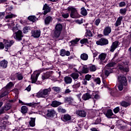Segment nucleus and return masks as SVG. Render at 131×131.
Returning <instances> with one entry per match:
<instances>
[{
	"label": "nucleus",
	"mask_w": 131,
	"mask_h": 131,
	"mask_svg": "<svg viewBox=\"0 0 131 131\" xmlns=\"http://www.w3.org/2000/svg\"><path fill=\"white\" fill-rule=\"evenodd\" d=\"M101 118H97V119L95 121V122H93V124H100L101 123Z\"/></svg>",
	"instance_id": "6e6d98bb"
},
{
	"label": "nucleus",
	"mask_w": 131,
	"mask_h": 131,
	"mask_svg": "<svg viewBox=\"0 0 131 131\" xmlns=\"http://www.w3.org/2000/svg\"><path fill=\"white\" fill-rule=\"evenodd\" d=\"M76 114L80 117H85L86 116V112L83 110H78L76 111Z\"/></svg>",
	"instance_id": "4be33fe9"
},
{
	"label": "nucleus",
	"mask_w": 131,
	"mask_h": 131,
	"mask_svg": "<svg viewBox=\"0 0 131 131\" xmlns=\"http://www.w3.org/2000/svg\"><path fill=\"white\" fill-rule=\"evenodd\" d=\"M120 106L122 107H124L125 108H127L128 106H130V102H127L126 101H122L120 103Z\"/></svg>",
	"instance_id": "cd10ccee"
},
{
	"label": "nucleus",
	"mask_w": 131,
	"mask_h": 131,
	"mask_svg": "<svg viewBox=\"0 0 131 131\" xmlns=\"http://www.w3.org/2000/svg\"><path fill=\"white\" fill-rule=\"evenodd\" d=\"M52 91V89H51V88H49L48 89H44L43 91H42V93H43V95L45 97V96H47L49 93L51 92Z\"/></svg>",
	"instance_id": "2f4dec72"
},
{
	"label": "nucleus",
	"mask_w": 131,
	"mask_h": 131,
	"mask_svg": "<svg viewBox=\"0 0 131 131\" xmlns=\"http://www.w3.org/2000/svg\"><path fill=\"white\" fill-rule=\"evenodd\" d=\"M16 77L18 80H22V79H23V75H22V74L16 73Z\"/></svg>",
	"instance_id": "603ef678"
},
{
	"label": "nucleus",
	"mask_w": 131,
	"mask_h": 131,
	"mask_svg": "<svg viewBox=\"0 0 131 131\" xmlns=\"http://www.w3.org/2000/svg\"><path fill=\"white\" fill-rule=\"evenodd\" d=\"M80 58L81 60H83V61H86V60L89 59V55H88L87 54L83 53L81 54Z\"/></svg>",
	"instance_id": "72a5a7b5"
},
{
	"label": "nucleus",
	"mask_w": 131,
	"mask_h": 131,
	"mask_svg": "<svg viewBox=\"0 0 131 131\" xmlns=\"http://www.w3.org/2000/svg\"><path fill=\"white\" fill-rule=\"evenodd\" d=\"M52 89L56 93H60V91H61V88L58 86H54L52 88Z\"/></svg>",
	"instance_id": "de8ad7c7"
},
{
	"label": "nucleus",
	"mask_w": 131,
	"mask_h": 131,
	"mask_svg": "<svg viewBox=\"0 0 131 131\" xmlns=\"http://www.w3.org/2000/svg\"><path fill=\"white\" fill-rule=\"evenodd\" d=\"M62 17H63V18H64V19H67V18L69 17V13H62Z\"/></svg>",
	"instance_id": "680f3d73"
},
{
	"label": "nucleus",
	"mask_w": 131,
	"mask_h": 131,
	"mask_svg": "<svg viewBox=\"0 0 131 131\" xmlns=\"http://www.w3.org/2000/svg\"><path fill=\"white\" fill-rule=\"evenodd\" d=\"M60 105H62V102L57 100L53 101L51 104V107H53V108H57V107H59Z\"/></svg>",
	"instance_id": "6ab92c4d"
},
{
	"label": "nucleus",
	"mask_w": 131,
	"mask_h": 131,
	"mask_svg": "<svg viewBox=\"0 0 131 131\" xmlns=\"http://www.w3.org/2000/svg\"><path fill=\"white\" fill-rule=\"evenodd\" d=\"M52 76V74L50 72H46V73H43L41 78L42 80H45L46 79H48L50 78Z\"/></svg>",
	"instance_id": "412c9836"
},
{
	"label": "nucleus",
	"mask_w": 131,
	"mask_h": 131,
	"mask_svg": "<svg viewBox=\"0 0 131 131\" xmlns=\"http://www.w3.org/2000/svg\"><path fill=\"white\" fill-rule=\"evenodd\" d=\"M56 115V111L54 109H49L47 111L46 116L48 118H53Z\"/></svg>",
	"instance_id": "1a4fd4ad"
},
{
	"label": "nucleus",
	"mask_w": 131,
	"mask_h": 131,
	"mask_svg": "<svg viewBox=\"0 0 131 131\" xmlns=\"http://www.w3.org/2000/svg\"><path fill=\"white\" fill-rule=\"evenodd\" d=\"M61 119L62 120V121H64V122L69 121V120H71V116L68 114H65L61 117Z\"/></svg>",
	"instance_id": "5701e85b"
},
{
	"label": "nucleus",
	"mask_w": 131,
	"mask_h": 131,
	"mask_svg": "<svg viewBox=\"0 0 131 131\" xmlns=\"http://www.w3.org/2000/svg\"><path fill=\"white\" fill-rule=\"evenodd\" d=\"M113 111H114V113H115V114H116L118 113V112H119V111H120V108L119 107V106H117L113 110Z\"/></svg>",
	"instance_id": "13d9d810"
},
{
	"label": "nucleus",
	"mask_w": 131,
	"mask_h": 131,
	"mask_svg": "<svg viewBox=\"0 0 131 131\" xmlns=\"http://www.w3.org/2000/svg\"><path fill=\"white\" fill-rule=\"evenodd\" d=\"M101 22V19L100 18H98L95 20V25L96 26H99V24H100Z\"/></svg>",
	"instance_id": "338daca9"
},
{
	"label": "nucleus",
	"mask_w": 131,
	"mask_h": 131,
	"mask_svg": "<svg viewBox=\"0 0 131 131\" xmlns=\"http://www.w3.org/2000/svg\"><path fill=\"white\" fill-rule=\"evenodd\" d=\"M29 29H30V28L29 27L25 26L23 28V33H24L25 34L27 33V32H28V30H29Z\"/></svg>",
	"instance_id": "3c124183"
},
{
	"label": "nucleus",
	"mask_w": 131,
	"mask_h": 131,
	"mask_svg": "<svg viewBox=\"0 0 131 131\" xmlns=\"http://www.w3.org/2000/svg\"><path fill=\"white\" fill-rule=\"evenodd\" d=\"M104 115L109 119H112L115 118V115L113 114V112L112 111V110L108 109L106 111V112L104 113Z\"/></svg>",
	"instance_id": "9d476101"
},
{
	"label": "nucleus",
	"mask_w": 131,
	"mask_h": 131,
	"mask_svg": "<svg viewBox=\"0 0 131 131\" xmlns=\"http://www.w3.org/2000/svg\"><path fill=\"white\" fill-rule=\"evenodd\" d=\"M28 20L31 22H35V19H36V17L34 15H30L28 17Z\"/></svg>",
	"instance_id": "4c0bfd02"
},
{
	"label": "nucleus",
	"mask_w": 131,
	"mask_h": 131,
	"mask_svg": "<svg viewBox=\"0 0 131 131\" xmlns=\"http://www.w3.org/2000/svg\"><path fill=\"white\" fill-rule=\"evenodd\" d=\"M57 111L58 112H59V113H65L66 112V110L63 108H62L61 106H59L58 108H57Z\"/></svg>",
	"instance_id": "ea45409f"
},
{
	"label": "nucleus",
	"mask_w": 131,
	"mask_h": 131,
	"mask_svg": "<svg viewBox=\"0 0 131 131\" xmlns=\"http://www.w3.org/2000/svg\"><path fill=\"white\" fill-rule=\"evenodd\" d=\"M43 15H47L48 13L51 12V7L48 5L47 4H45L43 7Z\"/></svg>",
	"instance_id": "dca6fc26"
},
{
	"label": "nucleus",
	"mask_w": 131,
	"mask_h": 131,
	"mask_svg": "<svg viewBox=\"0 0 131 131\" xmlns=\"http://www.w3.org/2000/svg\"><path fill=\"white\" fill-rule=\"evenodd\" d=\"M112 31V30L111 29V27H105L103 31V35H104L105 36H108V35H109V34L111 33Z\"/></svg>",
	"instance_id": "f8f14e48"
},
{
	"label": "nucleus",
	"mask_w": 131,
	"mask_h": 131,
	"mask_svg": "<svg viewBox=\"0 0 131 131\" xmlns=\"http://www.w3.org/2000/svg\"><path fill=\"white\" fill-rule=\"evenodd\" d=\"M126 11H127V9H126V8L123 9L122 8L120 9V13L121 14V15L124 16V15L126 14Z\"/></svg>",
	"instance_id": "a18cd8bd"
},
{
	"label": "nucleus",
	"mask_w": 131,
	"mask_h": 131,
	"mask_svg": "<svg viewBox=\"0 0 131 131\" xmlns=\"http://www.w3.org/2000/svg\"><path fill=\"white\" fill-rule=\"evenodd\" d=\"M17 100H18V98H17H17H14V99H11V100H9V101H8V102H9V103H15V102H16V101H17Z\"/></svg>",
	"instance_id": "69168bd1"
},
{
	"label": "nucleus",
	"mask_w": 131,
	"mask_h": 131,
	"mask_svg": "<svg viewBox=\"0 0 131 131\" xmlns=\"http://www.w3.org/2000/svg\"><path fill=\"white\" fill-rule=\"evenodd\" d=\"M89 68H85V67H83L82 69V73H83L84 74H86V73H89Z\"/></svg>",
	"instance_id": "37998d69"
},
{
	"label": "nucleus",
	"mask_w": 131,
	"mask_h": 131,
	"mask_svg": "<svg viewBox=\"0 0 131 131\" xmlns=\"http://www.w3.org/2000/svg\"><path fill=\"white\" fill-rule=\"evenodd\" d=\"M124 100H125V101L126 102H127L128 103H130V102H131V97L127 96H126L124 98Z\"/></svg>",
	"instance_id": "5fc2aeb1"
},
{
	"label": "nucleus",
	"mask_w": 131,
	"mask_h": 131,
	"mask_svg": "<svg viewBox=\"0 0 131 131\" xmlns=\"http://www.w3.org/2000/svg\"><path fill=\"white\" fill-rule=\"evenodd\" d=\"M64 103H68L69 105H71L72 104V98L66 97L64 98Z\"/></svg>",
	"instance_id": "473e14b6"
},
{
	"label": "nucleus",
	"mask_w": 131,
	"mask_h": 131,
	"mask_svg": "<svg viewBox=\"0 0 131 131\" xmlns=\"http://www.w3.org/2000/svg\"><path fill=\"white\" fill-rule=\"evenodd\" d=\"M73 89H78L80 86V82L74 84L73 86Z\"/></svg>",
	"instance_id": "bf43d9fd"
},
{
	"label": "nucleus",
	"mask_w": 131,
	"mask_h": 131,
	"mask_svg": "<svg viewBox=\"0 0 131 131\" xmlns=\"http://www.w3.org/2000/svg\"><path fill=\"white\" fill-rule=\"evenodd\" d=\"M53 21V17L51 16L46 17L45 19V24L46 26L50 25L51 22Z\"/></svg>",
	"instance_id": "aec40b11"
},
{
	"label": "nucleus",
	"mask_w": 131,
	"mask_h": 131,
	"mask_svg": "<svg viewBox=\"0 0 131 131\" xmlns=\"http://www.w3.org/2000/svg\"><path fill=\"white\" fill-rule=\"evenodd\" d=\"M92 100L94 103L96 101L101 99V96L99 95V91H93L92 93Z\"/></svg>",
	"instance_id": "9b49d317"
},
{
	"label": "nucleus",
	"mask_w": 131,
	"mask_h": 131,
	"mask_svg": "<svg viewBox=\"0 0 131 131\" xmlns=\"http://www.w3.org/2000/svg\"><path fill=\"white\" fill-rule=\"evenodd\" d=\"M0 120H1V123H2L1 128L2 129H6V126L8 124V118L7 117H3Z\"/></svg>",
	"instance_id": "6e6552de"
},
{
	"label": "nucleus",
	"mask_w": 131,
	"mask_h": 131,
	"mask_svg": "<svg viewBox=\"0 0 131 131\" xmlns=\"http://www.w3.org/2000/svg\"><path fill=\"white\" fill-rule=\"evenodd\" d=\"M31 120L29 121V125L32 127H34L35 126V120L36 118H30Z\"/></svg>",
	"instance_id": "c85d7f7f"
},
{
	"label": "nucleus",
	"mask_w": 131,
	"mask_h": 131,
	"mask_svg": "<svg viewBox=\"0 0 131 131\" xmlns=\"http://www.w3.org/2000/svg\"><path fill=\"white\" fill-rule=\"evenodd\" d=\"M92 78L93 79V81H94V82H96V84H101V79L99 77H97L96 78H94V77H92Z\"/></svg>",
	"instance_id": "58836bf2"
},
{
	"label": "nucleus",
	"mask_w": 131,
	"mask_h": 131,
	"mask_svg": "<svg viewBox=\"0 0 131 131\" xmlns=\"http://www.w3.org/2000/svg\"><path fill=\"white\" fill-rule=\"evenodd\" d=\"M126 4L125 2H121L119 3V6L120 7V8H122L123 7H125L126 6Z\"/></svg>",
	"instance_id": "052dcab7"
},
{
	"label": "nucleus",
	"mask_w": 131,
	"mask_h": 131,
	"mask_svg": "<svg viewBox=\"0 0 131 131\" xmlns=\"http://www.w3.org/2000/svg\"><path fill=\"white\" fill-rule=\"evenodd\" d=\"M85 34L87 36H89V37H93V34L92 33V31H91V30H86Z\"/></svg>",
	"instance_id": "8fccbe9b"
},
{
	"label": "nucleus",
	"mask_w": 131,
	"mask_h": 131,
	"mask_svg": "<svg viewBox=\"0 0 131 131\" xmlns=\"http://www.w3.org/2000/svg\"><path fill=\"white\" fill-rule=\"evenodd\" d=\"M15 15L13 14H8L7 15L6 17H5L6 19H12V18H15Z\"/></svg>",
	"instance_id": "09e8293b"
},
{
	"label": "nucleus",
	"mask_w": 131,
	"mask_h": 131,
	"mask_svg": "<svg viewBox=\"0 0 131 131\" xmlns=\"http://www.w3.org/2000/svg\"><path fill=\"white\" fill-rule=\"evenodd\" d=\"M109 43V41L107 39L105 38H101L98 40L96 41V45L97 46H101L102 47L103 46H107Z\"/></svg>",
	"instance_id": "0eeeda50"
},
{
	"label": "nucleus",
	"mask_w": 131,
	"mask_h": 131,
	"mask_svg": "<svg viewBox=\"0 0 131 131\" xmlns=\"http://www.w3.org/2000/svg\"><path fill=\"white\" fill-rule=\"evenodd\" d=\"M44 69H41L39 70V72L34 73L32 75H31V79L32 80V83H35L36 81H37V78H38V76L40 74L41 72L44 71Z\"/></svg>",
	"instance_id": "423d86ee"
},
{
	"label": "nucleus",
	"mask_w": 131,
	"mask_h": 131,
	"mask_svg": "<svg viewBox=\"0 0 131 131\" xmlns=\"http://www.w3.org/2000/svg\"><path fill=\"white\" fill-rule=\"evenodd\" d=\"M64 79L66 84H70V83H72V78L70 76H67L64 77Z\"/></svg>",
	"instance_id": "393cba45"
},
{
	"label": "nucleus",
	"mask_w": 131,
	"mask_h": 131,
	"mask_svg": "<svg viewBox=\"0 0 131 131\" xmlns=\"http://www.w3.org/2000/svg\"><path fill=\"white\" fill-rule=\"evenodd\" d=\"M118 83H122L124 86H127V79L126 74H120L117 77Z\"/></svg>",
	"instance_id": "f03ea898"
},
{
	"label": "nucleus",
	"mask_w": 131,
	"mask_h": 131,
	"mask_svg": "<svg viewBox=\"0 0 131 131\" xmlns=\"http://www.w3.org/2000/svg\"><path fill=\"white\" fill-rule=\"evenodd\" d=\"M4 49H5V43L0 42V50H4Z\"/></svg>",
	"instance_id": "774afa93"
},
{
	"label": "nucleus",
	"mask_w": 131,
	"mask_h": 131,
	"mask_svg": "<svg viewBox=\"0 0 131 131\" xmlns=\"http://www.w3.org/2000/svg\"><path fill=\"white\" fill-rule=\"evenodd\" d=\"M62 29H63V26L61 24H57L55 26V30L54 32V36L56 38L60 37L61 32H62Z\"/></svg>",
	"instance_id": "7ed1b4c3"
},
{
	"label": "nucleus",
	"mask_w": 131,
	"mask_h": 131,
	"mask_svg": "<svg viewBox=\"0 0 131 131\" xmlns=\"http://www.w3.org/2000/svg\"><path fill=\"white\" fill-rule=\"evenodd\" d=\"M71 77H72L73 79L76 81V80L79 77V74L76 72H73L70 75Z\"/></svg>",
	"instance_id": "a878e982"
},
{
	"label": "nucleus",
	"mask_w": 131,
	"mask_h": 131,
	"mask_svg": "<svg viewBox=\"0 0 131 131\" xmlns=\"http://www.w3.org/2000/svg\"><path fill=\"white\" fill-rule=\"evenodd\" d=\"M89 70H90L91 72H95L97 70V68H96V66L92 65L89 67Z\"/></svg>",
	"instance_id": "c03bdc74"
},
{
	"label": "nucleus",
	"mask_w": 131,
	"mask_h": 131,
	"mask_svg": "<svg viewBox=\"0 0 131 131\" xmlns=\"http://www.w3.org/2000/svg\"><path fill=\"white\" fill-rule=\"evenodd\" d=\"M79 40H80V38H76L75 39L72 40L71 41H70V43H71V46H75V45H77Z\"/></svg>",
	"instance_id": "c756f323"
},
{
	"label": "nucleus",
	"mask_w": 131,
	"mask_h": 131,
	"mask_svg": "<svg viewBox=\"0 0 131 131\" xmlns=\"http://www.w3.org/2000/svg\"><path fill=\"white\" fill-rule=\"evenodd\" d=\"M116 63L114 62H109L108 63H107L106 66L107 67H114V66L116 64Z\"/></svg>",
	"instance_id": "4d7b16f0"
},
{
	"label": "nucleus",
	"mask_w": 131,
	"mask_h": 131,
	"mask_svg": "<svg viewBox=\"0 0 131 131\" xmlns=\"http://www.w3.org/2000/svg\"><path fill=\"white\" fill-rule=\"evenodd\" d=\"M32 36L34 38H38L40 36V31L37 30H34L31 31Z\"/></svg>",
	"instance_id": "2eb2a0df"
},
{
	"label": "nucleus",
	"mask_w": 131,
	"mask_h": 131,
	"mask_svg": "<svg viewBox=\"0 0 131 131\" xmlns=\"http://www.w3.org/2000/svg\"><path fill=\"white\" fill-rule=\"evenodd\" d=\"M4 113H6V110L3 106L0 108V114H4Z\"/></svg>",
	"instance_id": "0e129e2a"
},
{
	"label": "nucleus",
	"mask_w": 131,
	"mask_h": 131,
	"mask_svg": "<svg viewBox=\"0 0 131 131\" xmlns=\"http://www.w3.org/2000/svg\"><path fill=\"white\" fill-rule=\"evenodd\" d=\"M66 10L68 12H71L70 17L73 19H74L75 18H80V17H81V15L78 14L76 8L73 7V6H69Z\"/></svg>",
	"instance_id": "f257e3e1"
},
{
	"label": "nucleus",
	"mask_w": 131,
	"mask_h": 131,
	"mask_svg": "<svg viewBox=\"0 0 131 131\" xmlns=\"http://www.w3.org/2000/svg\"><path fill=\"white\" fill-rule=\"evenodd\" d=\"M93 95L90 94V93H86L83 94L82 96V99L84 101H88V100H90V99H92Z\"/></svg>",
	"instance_id": "f3484780"
},
{
	"label": "nucleus",
	"mask_w": 131,
	"mask_h": 131,
	"mask_svg": "<svg viewBox=\"0 0 131 131\" xmlns=\"http://www.w3.org/2000/svg\"><path fill=\"white\" fill-rule=\"evenodd\" d=\"M36 97H37V98H45L43 93H42V91L38 92L37 93Z\"/></svg>",
	"instance_id": "79ce46f5"
},
{
	"label": "nucleus",
	"mask_w": 131,
	"mask_h": 131,
	"mask_svg": "<svg viewBox=\"0 0 131 131\" xmlns=\"http://www.w3.org/2000/svg\"><path fill=\"white\" fill-rule=\"evenodd\" d=\"M13 36L16 40V41H21L22 40V38H23V32L21 30H18L17 32H15L13 34Z\"/></svg>",
	"instance_id": "39448f33"
},
{
	"label": "nucleus",
	"mask_w": 131,
	"mask_h": 131,
	"mask_svg": "<svg viewBox=\"0 0 131 131\" xmlns=\"http://www.w3.org/2000/svg\"><path fill=\"white\" fill-rule=\"evenodd\" d=\"M91 78H93V77H92V75H90V74L85 75V79L86 80H88V81H90V80H91Z\"/></svg>",
	"instance_id": "864d4df0"
},
{
	"label": "nucleus",
	"mask_w": 131,
	"mask_h": 131,
	"mask_svg": "<svg viewBox=\"0 0 131 131\" xmlns=\"http://www.w3.org/2000/svg\"><path fill=\"white\" fill-rule=\"evenodd\" d=\"M25 105H27V106H29V107H36L37 105H38V103L36 102H32V103H26Z\"/></svg>",
	"instance_id": "e433bc0d"
},
{
	"label": "nucleus",
	"mask_w": 131,
	"mask_h": 131,
	"mask_svg": "<svg viewBox=\"0 0 131 131\" xmlns=\"http://www.w3.org/2000/svg\"><path fill=\"white\" fill-rule=\"evenodd\" d=\"M14 86V84H13V82H9L5 86L6 90H9Z\"/></svg>",
	"instance_id": "a19ab883"
},
{
	"label": "nucleus",
	"mask_w": 131,
	"mask_h": 131,
	"mask_svg": "<svg viewBox=\"0 0 131 131\" xmlns=\"http://www.w3.org/2000/svg\"><path fill=\"white\" fill-rule=\"evenodd\" d=\"M28 112V107L26 106H23L21 107V113L23 114H26Z\"/></svg>",
	"instance_id": "7c9ffc66"
},
{
	"label": "nucleus",
	"mask_w": 131,
	"mask_h": 131,
	"mask_svg": "<svg viewBox=\"0 0 131 131\" xmlns=\"http://www.w3.org/2000/svg\"><path fill=\"white\" fill-rule=\"evenodd\" d=\"M123 86H124V85H123V84L119 83V85H118L119 90L122 91V90H123Z\"/></svg>",
	"instance_id": "e2e57ef3"
},
{
	"label": "nucleus",
	"mask_w": 131,
	"mask_h": 131,
	"mask_svg": "<svg viewBox=\"0 0 131 131\" xmlns=\"http://www.w3.org/2000/svg\"><path fill=\"white\" fill-rule=\"evenodd\" d=\"M80 42L81 45H84V43L89 44V39H88V38H83L80 40Z\"/></svg>",
	"instance_id": "49530a36"
},
{
	"label": "nucleus",
	"mask_w": 131,
	"mask_h": 131,
	"mask_svg": "<svg viewBox=\"0 0 131 131\" xmlns=\"http://www.w3.org/2000/svg\"><path fill=\"white\" fill-rule=\"evenodd\" d=\"M119 70H121V71H122L123 73H127V72H129V68H125L122 65H120L119 66Z\"/></svg>",
	"instance_id": "b1692460"
},
{
	"label": "nucleus",
	"mask_w": 131,
	"mask_h": 131,
	"mask_svg": "<svg viewBox=\"0 0 131 131\" xmlns=\"http://www.w3.org/2000/svg\"><path fill=\"white\" fill-rule=\"evenodd\" d=\"M8 61L4 59L0 61V67L3 69H6L8 67Z\"/></svg>",
	"instance_id": "a211bd4d"
},
{
	"label": "nucleus",
	"mask_w": 131,
	"mask_h": 131,
	"mask_svg": "<svg viewBox=\"0 0 131 131\" xmlns=\"http://www.w3.org/2000/svg\"><path fill=\"white\" fill-rule=\"evenodd\" d=\"M3 41L5 46V51H6V52H8L9 49L15 43L14 40L4 39Z\"/></svg>",
	"instance_id": "20e7f679"
},
{
	"label": "nucleus",
	"mask_w": 131,
	"mask_h": 131,
	"mask_svg": "<svg viewBox=\"0 0 131 131\" xmlns=\"http://www.w3.org/2000/svg\"><path fill=\"white\" fill-rule=\"evenodd\" d=\"M59 55L61 56V57H65V56H67L68 57L70 56V51H66V50L62 49L60 51Z\"/></svg>",
	"instance_id": "4468645a"
},
{
	"label": "nucleus",
	"mask_w": 131,
	"mask_h": 131,
	"mask_svg": "<svg viewBox=\"0 0 131 131\" xmlns=\"http://www.w3.org/2000/svg\"><path fill=\"white\" fill-rule=\"evenodd\" d=\"M106 53H101L99 55L98 58L100 59V64H102V62H103V61H104L105 59H106Z\"/></svg>",
	"instance_id": "bb28decb"
},
{
	"label": "nucleus",
	"mask_w": 131,
	"mask_h": 131,
	"mask_svg": "<svg viewBox=\"0 0 131 131\" xmlns=\"http://www.w3.org/2000/svg\"><path fill=\"white\" fill-rule=\"evenodd\" d=\"M113 69H108V70H105L104 72V74L106 76H109L111 73H113Z\"/></svg>",
	"instance_id": "f704fd0d"
},
{
	"label": "nucleus",
	"mask_w": 131,
	"mask_h": 131,
	"mask_svg": "<svg viewBox=\"0 0 131 131\" xmlns=\"http://www.w3.org/2000/svg\"><path fill=\"white\" fill-rule=\"evenodd\" d=\"M119 41H115L112 43V45L111 47L110 52L113 53L117 48H118V46H119Z\"/></svg>",
	"instance_id": "ddd939ff"
},
{
	"label": "nucleus",
	"mask_w": 131,
	"mask_h": 131,
	"mask_svg": "<svg viewBox=\"0 0 131 131\" xmlns=\"http://www.w3.org/2000/svg\"><path fill=\"white\" fill-rule=\"evenodd\" d=\"M81 15H82V16H86L88 15V11L84 7H82L81 9Z\"/></svg>",
	"instance_id": "c9c22d12"
}]
</instances>
